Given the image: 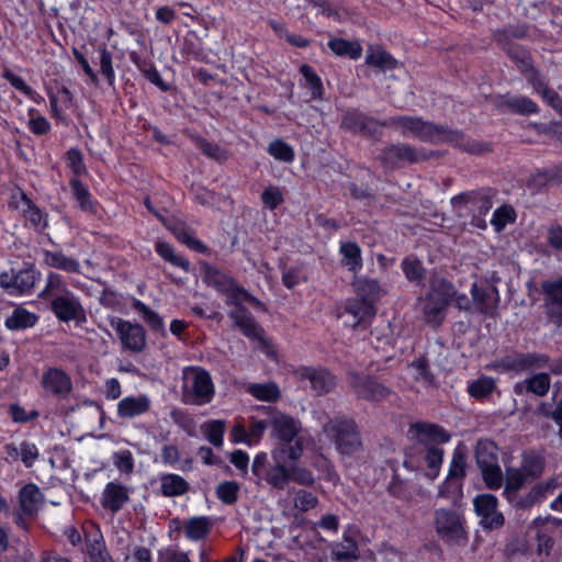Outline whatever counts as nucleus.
I'll list each match as a JSON object with an SVG mask.
<instances>
[{"instance_id":"obj_63","label":"nucleus","mask_w":562,"mask_h":562,"mask_svg":"<svg viewBox=\"0 0 562 562\" xmlns=\"http://www.w3.org/2000/svg\"><path fill=\"white\" fill-rule=\"evenodd\" d=\"M269 427L263 420L250 418V425L248 435L250 438L251 446L258 445L267 429Z\"/></svg>"},{"instance_id":"obj_7","label":"nucleus","mask_w":562,"mask_h":562,"mask_svg":"<svg viewBox=\"0 0 562 562\" xmlns=\"http://www.w3.org/2000/svg\"><path fill=\"white\" fill-rule=\"evenodd\" d=\"M215 393L210 373L200 367H186L182 370V400L187 404L204 405Z\"/></svg>"},{"instance_id":"obj_35","label":"nucleus","mask_w":562,"mask_h":562,"mask_svg":"<svg viewBox=\"0 0 562 562\" xmlns=\"http://www.w3.org/2000/svg\"><path fill=\"white\" fill-rule=\"evenodd\" d=\"M328 47L337 56H348L351 59L360 58L362 47L357 41H347L344 38H331L328 42Z\"/></svg>"},{"instance_id":"obj_29","label":"nucleus","mask_w":562,"mask_h":562,"mask_svg":"<svg viewBox=\"0 0 562 562\" xmlns=\"http://www.w3.org/2000/svg\"><path fill=\"white\" fill-rule=\"evenodd\" d=\"M341 263L349 271L358 272L362 269L361 249L352 241L340 244Z\"/></svg>"},{"instance_id":"obj_49","label":"nucleus","mask_w":562,"mask_h":562,"mask_svg":"<svg viewBox=\"0 0 562 562\" xmlns=\"http://www.w3.org/2000/svg\"><path fill=\"white\" fill-rule=\"evenodd\" d=\"M239 492V484L235 481H224L216 487V496L225 504H234Z\"/></svg>"},{"instance_id":"obj_17","label":"nucleus","mask_w":562,"mask_h":562,"mask_svg":"<svg viewBox=\"0 0 562 562\" xmlns=\"http://www.w3.org/2000/svg\"><path fill=\"white\" fill-rule=\"evenodd\" d=\"M42 386L46 393L67 397L72 391L70 376L59 368H48L42 375Z\"/></svg>"},{"instance_id":"obj_33","label":"nucleus","mask_w":562,"mask_h":562,"mask_svg":"<svg viewBox=\"0 0 562 562\" xmlns=\"http://www.w3.org/2000/svg\"><path fill=\"white\" fill-rule=\"evenodd\" d=\"M366 63L383 70L394 69L397 61L381 46H370L367 52Z\"/></svg>"},{"instance_id":"obj_45","label":"nucleus","mask_w":562,"mask_h":562,"mask_svg":"<svg viewBox=\"0 0 562 562\" xmlns=\"http://www.w3.org/2000/svg\"><path fill=\"white\" fill-rule=\"evenodd\" d=\"M467 468V452L465 449L459 445L453 452L452 460L449 465L448 476L450 480H460L465 475Z\"/></svg>"},{"instance_id":"obj_48","label":"nucleus","mask_w":562,"mask_h":562,"mask_svg":"<svg viewBox=\"0 0 562 562\" xmlns=\"http://www.w3.org/2000/svg\"><path fill=\"white\" fill-rule=\"evenodd\" d=\"M268 153L277 160L292 162L294 160V151L290 145L283 140L277 139L269 144Z\"/></svg>"},{"instance_id":"obj_20","label":"nucleus","mask_w":562,"mask_h":562,"mask_svg":"<svg viewBox=\"0 0 562 562\" xmlns=\"http://www.w3.org/2000/svg\"><path fill=\"white\" fill-rule=\"evenodd\" d=\"M350 385L360 397L369 401H381L390 394L389 389L383 384L355 373L350 374Z\"/></svg>"},{"instance_id":"obj_59","label":"nucleus","mask_w":562,"mask_h":562,"mask_svg":"<svg viewBox=\"0 0 562 562\" xmlns=\"http://www.w3.org/2000/svg\"><path fill=\"white\" fill-rule=\"evenodd\" d=\"M294 506L301 512H307L317 505V497L311 492L300 490L294 496Z\"/></svg>"},{"instance_id":"obj_15","label":"nucleus","mask_w":562,"mask_h":562,"mask_svg":"<svg viewBox=\"0 0 562 562\" xmlns=\"http://www.w3.org/2000/svg\"><path fill=\"white\" fill-rule=\"evenodd\" d=\"M544 306L548 317L557 326H562V278L543 281Z\"/></svg>"},{"instance_id":"obj_39","label":"nucleus","mask_w":562,"mask_h":562,"mask_svg":"<svg viewBox=\"0 0 562 562\" xmlns=\"http://www.w3.org/2000/svg\"><path fill=\"white\" fill-rule=\"evenodd\" d=\"M355 290L360 296L359 300H367L373 304L380 295L381 288L376 280L360 278L353 282Z\"/></svg>"},{"instance_id":"obj_54","label":"nucleus","mask_w":562,"mask_h":562,"mask_svg":"<svg viewBox=\"0 0 562 562\" xmlns=\"http://www.w3.org/2000/svg\"><path fill=\"white\" fill-rule=\"evenodd\" d=\"M402 269L409 281H420L424 278V268L420 261L406 258L402 261Z\"/></svg>"},{"instance_id":"obj_41","label":"nucleus","mask_w":562,"mask_h":562,"mask_svg":"<svg viewBox=\"0 0 562 562\" xmlns=\"http://www.w3.org/2000/svg\"><path fill=\"white\" fill-rule=\"evenodd\" d=\"M210 528L211 524L206 517H193L187 521L184 533L188 539L198 541L209 533Z\"/></svg>"},{"instance_id":"obj_38","label":"nucleus","mask_w":562,"mask_h":562,"mask_svg":"<svg viewBox=\"0 0 562 562\" xmlns=\"http://www.w3.org/2000/svg\"><path fill=\"white\" fill-rule=\"evenodd\" d=\"M496 387V381L486 375H482L475 380H472L468 384V392L471 397L476 400H483L488 397Z\"/></svg>"},{"instance_id":"obj_64","label":"nucleus","mask_w":562,"mask_h":562,"mask_svg":"<svg viewBox=\"0 0 562 562\" xmlns=\"http://www.w3.org/2000/svg\"><path fill=\"white\" fill-rule=\"evenodd\" d=\"M23 200V209L22 212L27 221H30L34 226H40L43 222V214L42 212L35 207L29 199H26L24 195L22 196Z\"/></svg>"},{"instance_id":"obj_18","label":"nucleus","mask_w":562,"mask_h":562,"mask_svg":"<svg viewBox=\"0 0 562 562\" xmlns=\"http://www.w3.org/2000/svg\"><path fill=\"white\" fill-rule=\"evenodd\" d=\"M424 158V155L406 144L387 146L380 155V160L386 168H396L404 162H417Z\"/></svg>"},{"instance_id":"obj_30","label":"nucleus","mask_w":562,"mask_h":562,"mask_svg":"<svg viewBox=\"0 0 562 562\" xmlns=\"http://www.w3.org/2000/svg\"><path fill=\"white\" fill-rule=\"evenodd\" d=\"M487 369L497 370L501 372H513L515 374H521L528 372L526 355L519 353L515 356H508L487 366Z\"/></svg>"},{"instance_id":"obj_24","label":"nucleus","mask_w":562,"mask_h":562,"mask_svg":"<svg viewBox=\"0 0 562 562\" xmlns=\"http://www.w3.org/2000/svg\"><path fill=\"white\" fill-rule=\"evenodd\" d=\"M551 386V380L547 373H535L524 381L517 382L514 385V392L517 395H522L525 392L535 394L542 397L548 394Z\"/></svg>"},{"instance_id":"obj_32","label":"nucleus","mask_w":562,"mask_h":562,"mask_svg":"<svg viewBox=\"0 0 562 562\" xmlns=\"http://www.w3.org/2000/svg\"><path fill=\"white\" fill-rule=\"evenodd\" d=\"M188 487L187 481L179 474L168 473L160 476V491L165 496H180Z\"/></svg>"},{"instance_id":"obj_5","label":"nucleus","mask_w":562,"mask_h":562,"mask_svg":"<svg viewBox=\"0 0 562 562\" xmlns=\"http://www.w3.org/2000/svg\"><path fill=\"white\" fill-rule=\"evenodd\" d=\"M323 438L333 442L342 456H351L361 448V440L356 423L344 416L329 418L324 424L319 440Z\"/></svg>"},{"instance_id":"obj_1","label":"nucleus","mask_w":562,"mask_h":562,"mask_svg":"<svg viewBox=\"0 0 562 562\" xmlns=\"http://www.w3.org/2000/svg\"><path fill=\"white\" fill-rule=\"evenodd\" d=\"M202 269L204 282L215 288L218 292L224 293L226 295V304L234 306L229 312V317L234 321L235 325L248 337H260V327L250 313L243 307V303L245 302L257 305L259 301L247 291L239 288L229 277L216 268L210 265H203Z\"/></svg>"},{"instance_id":"obj_34","label":"nucleus","mask_w":562,"mask_h":562,"mask_svg":"<svg viewBox=\"0 0 562 562\" xmlns=\"http://www.w3.org/2000/svg\"><path fill=\"white\" fill-rule=\"evenodd\" d=\"M43 260L49 267L57 268L70 273L78 272L80 268V265L76 259L67 257L59 251H44Z\"/></svg>"},{"instance_id":"obj_46","label":"nucleus","mask_w":562,"mask_h":562,"mask_svg":"<svg viewBox=\"0 0 562 562\" xmlns=\"http://www.w3.org/2000/svg\"><path fill=\"white\" fill-rule=\"evenodd\" d=\"M156 251L161 258L171 265L179 267L184 271H189L190 262L180 255L176 254L171 245L159 241L156 245Z\"/></svg>"},{"instance_id":"obj_8","label":"nucleus","mask_w":562,"mask_h":562,"mask_svg":"<svg viewBox=\"0 0 562 562\" xmlns=\"http://www.w3.org/2000/svg\"><path fill=\"white\" fill-rule=\"evenodd\" d=\"M268 425L270 436L277 441L274 447L291 448L294 443H302L304 451L306 439L301 435L302 423L300 419L279 411H271Z\"/></svg>"},{"instance_id":"obj_60","label":"nucleus","mask_w":562,"mask_h":562,"mask_svg":"<svg viewBox=\"0 0 562 562\" xmlns=\"http://www.w3.org/2000/svg\"><path fill=\"white\" fill-rule=\"evenodd\" d=\"M136 308L142 314L143 318L151 326L153 329H164V321L157 313L151 311L142 302L136 303Z\"/></svg>"},{"instance_id":"obj_26","label":"nucleus","mask_w":562,"mask_h":562,"mask_svg":"<svg viewBox=\"0 0 562 562\" xmlns=\"http://www.w3.org/2000/svg\"><path fill=\"white\" fill-rule=\"evenodd\" d=\"M44 501L41 490L33 483L24 485L19 492L21 512L26 516L35 515Z\"/></svg>"},{"instance_id":"obj_53","label":"nucleus","mask_w":562,"mask_h":562,"mask_svg":"<svg viewBox=\"0 0 562 562\" xmlns=\"http://www.w3.org/2000/svg\"><path fill=\"white\" fill-rule=\"evenodd\" d=\"M19 450L20 460L26 468L33 467L40 457V450L37 446L30 441H22L19 445Z\"/></svg>"},{"instance_id":"obj_21","label":"nucleus","mask_w":562,"mask_h":562,"mask_svg":"<svg viewBox=\"0 0 562 562\" xmlns=\"http://www.w3.org/2000/svg\"><path fill=\"white\" fill-rule=\"evenodd\" d=\"M408 434L423 445H440L450 440V435L442 427L428 423L414 424Z\"/></svg>"},{"instance_id":"obj_50","label":"nucleus","mask_w":562,"mask_h":562,"mask_svg":"<svg viewBox=\"0 0 562 562\" xmlns=\"http://www.w3.org/2000/svg\"><path fill=\"white\" fill-rule=\"evenodd\" d=\"M515 221V211L509 205H503L494 211L491 223L496 232H501L507 224Z\"/></svg>"},{"instance_id":"obj_19","label":"nucleus","mask_w":562,"mask_h":562,"mask_svg":"<svg viewBox=\"0 0 562 562\" xmlns=\"http://www.w3.org/2000/svg\"><path fill=\"white\" fill-rule=\"evenodd\" d=\"M341 125L353 133L376 136L381 134L382 127L385 126V122L380 123L358 111H350L344 116Z\"/></svg>"},{"instance_id":"obj_16","label":"nucleus","mask_w":562,"mask_h":562,"mask_svg":"<svg viewBox=\"0 0 562 562\" xmlns=\"http://www.w3.org/2000/svg\"><path fill=\"white\" fill-rule=\"evenodd\" d=\"M52 310L63 322L85 319V311L77 296L69 292L52 300Z\"/></svg>"},{"instance_id":"obj_61","label":"nucleus","mask_w":562,"mask_h":562,"mask_svg":"<svg viewBox=\"0 0 562 562\" xmlns=\"http://www.w3.org/2000/svg\"><path fill=\"white\" fill-rule=\"evenodd\" d=\"M261 200L267 207L274 210L283 202V195L279 188L269 187L262 192Z\"/></svg>"},{"instance_id":"obj_10","label":"nucleus","mask_w":562,"mask_h":562,"mask_svg":"<svg viewBox=\"0 0 562 562\" xmlns=\"http://www.w3.org/2000/svg\"><path fill=\"white\" fill-rule=\"evenodd\" d=\"M40 272L32 266L16 270L11 269L0 274V286L10 295L29 294L40 279Z\"/></svg>"},{"instance_id":"obj_40","label":"nucleus","mask_w":562,"mask_h":562,"mask_svg":"<svg viewBox=\"0 0 562 562\" xmlns=\"http://www.w3.org/2000/svg\"><path fill=\"white\" fill-rule=\"evenodd\" d=\"M247 392L259 401L273 402L280 397V389L276 383H252L247 386Z\"/></svg>"},{"instance_id":"obj_2","label":"nucleus","mask_w":562,"mask_h":562,"mask_svg":"<svg viewBox=\"0 0 562 562\" xmlns=\"http://www.w3.org/2000/svg\"><path fill=\"white\" fill-rule=\"evenodd\" d=\"M302 457V443H294L291 448L273 447L272 462L263 451L258 452L251 463V472L257 484H266L272 490L283 491L290 483V465L286 460L296 462Z\"/></svg>"},{"instance_id":"obj_62","label":"nucleus","mask_w":562,"mask_h":562,"mask_svg":"<svg viewBox=\"0 0 562 562\" xmlns=\"http://www.w3.org/2000/svg\"><path fill=\"white\" fill-rule=\"evenodd\" d=\"M173 233L178 240L186 244L188 247L201 252L205 251V246L184 228H175Z\"/></svg>"},{"instance_id":"obj_47","label":"nucleus","mask_w":562,"mask_h":562,"mask_svg":"<svg viewBox=\"0 0 562 562\" xmlns=\"http://www.w3.org/2000/svg\"><path fill=\"white\" fill-rule=\"evenodd\" d=\"M300 70L305 81L304 87L310 90L312 98H321L323 94V85L321 78L307 65H303Z\"/></svg>"},{"instance_id":"obj_36","label":"nucleus","mask_w":562,"mask_h":562,"mask_svg":"<svg viewBox=\"0 0 562 562\" xmlns=\"http://www.w3.org/2000/svg\"><path fill=\"white\" fill-rule=\"evenodd\" d=\"M72 100V95L67 88H61L58 94L49 95L50 114L57 121L66 122L65 109H67Z\"/></svg>"},{"instance_id":"obj_43","label":"nucleus","mask_w":562,"mask_h":562,"mask_svg":"<svg viewBox=\"0 0 562 562\" xmlns=\"http://www.w3.org/2000/svg\"><path fill=\"white\" fill-rule=\"evenodd\" d=\"M202 431L210 443L222 447L225 434V422L221 419L211 420L202 425Z\"/></svg>"},{"instance_id":"obj_3","label":"nucleus","mask_w":562,"mask_h":562,"mask_svg":"<svg viewBox=\"0 0 562 562\" xmlns=\"http://www.w3.org/2000/svg\"><path fill=\"white\" fill-rule=\"evenodd\" d=\"M385 126L394 127L404 137H416L423 142L430 143L448 142L470 153L476 154L482 151L479 145L467 140L459 132L436 126L420 117L394 116L385 121Z\"/></svg>"},{"instance_id":"obj_58","label":"nucleus","mask_w":562,"mask_h":562,"mask_svg":"<svg viewBox=\"0 0 562 562\" xmlns=\"http://www.w3.org/2000/svg\"><path fill=\"white\" fill-rule=\"evenodd\" d=\"M443 451L438 447H430L426 453V462L429 468L428 475L436 477L442 462Z\"/></svg>"},{"instance_id":"obj_56","label":"nucleus","mask_w":562,"mask_h":562,"mask_svg":"<svg viewBox=\"0 0 562 562\" xmlns=\"http://www.w3.org/2000/svg\"><path fill=\"white\" fill-rule=\"evenodd\" d=\"M70 184L72 194L75 195L79 206L82 210H90L91 201L88 189L78 179H72Z\"/></svg>"},{"instance_id":"obj_12","label":"nucleus","mask_w":562,"mask_h":562,"mask_svg":"<svg viewBox=\"0 0 562 562\" xmlns=\"http://www.w3.org/2000/svg\"><path fill=\"white\" fill-rule=\"evenodd\" d=\"M297 381L316 394L329 392L336 384L334 375L323 368L301 367L294 371Z\"/></svg>"},{"instance_id":"obj_44","label":"nucleus","mask_w":562,"mask_h":562,"mask_svg":"<svg viewBox=\"0 0 562 562\" xmlns=\"http://www.w3.org/2000/svg\"><path fill=\"white\" fill-rule=\"evenodd\" d=\"M356 542L350 538H344V541L333 549V557L336 562H352L358 558Z\"/></svg>"},{"instance_id":"obj_55","label":"nucleus","mask_w":562,"mask_h":562,"mask_svg":"<svg viewBox=\"0 0 562 562\" xmlns=\"http://www.w3.org/2000/svg\"><path fill=\"white\" fill-rule=\"evenodd\" d=\"M314 480V475L308 469L299 464L290 465V482L310 486Z\"/></svg>"},{"instance_id":"obj_28","label":"nucleus","mask_w":562,"mask_h":562,"mask_svg":"<svg viewBox=\"0 0 562 562\" xmlns=\"http://www.w3.org/2000/svg\"><path fill=\"white\" fill-rule=\"evenodd\" d=\"M497 106L501 109H508L512 112L519 114L536 113L537 104L526 97L517 95H503L497 100Z\"/></svg>"},{"instance_id":"obj_14","label":"nucleus","mask_w":562,"mask_h":562,"mask_svg":"<svg viewBox=\"0 0 562 562\" xmlns=\"http://www.w3.org/2000/svg\"><path fill=\"white\" fill-rule=\"evenodd\" d=\"M375 315L374 305L367 300L352 299L346 303L344 316L345 324L355 329H366Z\"/></svg>"},{"instance_id":"obj_31","label":"nucleus","mask_w":562,"mask_h":562,"mask_svg":"<svg viewBox=\"0 0 562 562\" xmlns=\"http://www.w3.org/2000/svg\"><path fill=\"white\" fill-rule=\"evenodd\" d=\"M38 317L23 307H16L5 319V327L11 330H22L33 327Z\"/></svg>"},{"instance_id":"obj_51","label":"nucleus","mask_w":562,"mask_h":562,"mask_svg":"<svg viewBox=\"0 0 562 562\" xmlns=\"http://www.w3.org/2000/svg\"><path fill=\"white\" fill-rule=\"evenodd\" d=\"M100 55V71L105 77L109 85H113L115 81V71L113 68L112 54L106 49L105 46L99 48Z\"/></svg>"},{"instance_id":"obj_4","label":"nucleus","mask_w":562,"mask_h":562,"mask_svg":"<svg viewBox=\"0 0 562 562\" xmlns=\"http://www.w3.org/2000/svg\"><path fill=\"white\" fill-rule=\"evenodd\" d=\"M453 296L452 283L443 278H432L429 291L419 300L425 321L435 326L440 325Z\"/></svg>"},{"instance_id":"obj_11","label":"nucleus","mask_w":562,"mask_h":562,"mask_svg":"<svg viewBox=\"0 0 562 562\" xmlns=\"http://www.w3.org/2000/svg\"><path fill=\"white\" fill-rule=\"evenodd\" d=\"M498 501L492 494H480L473 498V506L484 529H497L504 525V516L497 509Z\"/></svg>"},{"instance_id":"obj_13","label":"nucleus","mask_w":562,"mask_h":562,"mask_svg":"<svg viewBox=\"0 0 562 562\" xmlns=\"http://www.w3.org/2000/svg\"><path fill=\"white\" fill-rule=\"evenodd\" d=\"M110 325L114 328L125 349L134 352L142 351L146 344L144 328L138 324H132L119 317L110 321Z\"/></svg>"},{"instance_id":"obj_23","label":"nucleus","mask_w":562,"mask_h":562,"mask_svg":"<svg viewBox=\"0 0 562 562\" xmlns=\"http://www.w3.org/2000/svg\"><path fill=\"white\" fill-rule=\"evenodd\" d=\"M151 401L148 395L126 396L117 403V415L121 418H134L150 409Z\"/></svg>"},{"instance_id":"obj_6","label":"nucleus","mask_w":562,"mask_h":562,"mask_svg":"<svg viewBox=\"0 0 562 562\" xmlns=\"http://www.w3.org/2000/svg\"><path fill=\"white\" fill-rule=\"evenodd\" d=\"M546 467L544 456L538 451H525L521 454L520 467H507L505 474L504 495L508 502H514L517 491H519L527 479L540 476Z\"/></svg>"},{"instance_id":"obj_22","label":"nucleus","mask_w":562,"mask_h":562,"mask_svg":"<svg viewBox=\"0 0 562 562\" xmlns=\"http://www.w3.org/2000/svg\"><path fill=\"white\" fill-rule=\"evenodd\" d=\"M436 529L441 537L449 540L459 539L464 533L458 513L448 509L436 512Z\"/></svg>"},{"instance_id":"obj_42","label":"nucleus","mask_w":562,"mask_h":562,"mask_svg":"<svg viewBox=\"0 0 562 562\" xmlns=\"http://www.w3.org/2000/svg\"><path fill=\"white\" fill-rule=\"evenodd\" d=\"M70 291L67 289V285L61 276L50 272L47 274V280L45 288L41 292V296L44 299L52 297L55 299L59 295L67 294Z\"/></svg>"},{"instance_id":"obj_9","label":"nucleus","mask_w":562,"mask_h":562,"mask_svg":"<svg viewBox=\"0 0 562 562\" xmlns=\"http://www.w3.org/2000/svg\"><path fill=\"white\" fill-rule=\"evenodd\" d=\"M475 459L486 487L499 488L504 477L498 465L496 445L490 439H480L475 448Z\"/></svg>"},{"instance_id":"obj_52","label":"nucleus","mask_w":562,"mask_h":562,"mask_svg":"<svg viewBox=\"0 0 562 562\" xmlns=\"http://www.w3.org/2000/svg\"><path fill=\"white\" fill-rule=\"evenodd\" d=\"M114 467L125 474H130L134 469V458L130 450H119L112 457Z\"/></svg>"},{"instance_id":"obj_25","label":"nucleus","mask_w":562,"mask_h":562,"mask_svg":"<svg viewBox=\"0 0 562 562\" xmlns=\"http://www.w3.org/2000/svg\"><path fill=\"white\" fill-rule=\"evenodd\" d=\"M127 501L128 491L124 485L116 482H109L105 485L101 498V504L105 509L116 513Z\"/></svg>"},{"instance_id":"obj_57","label":"nucleus","mask_w":562,"mask_h":562,"mask_svg":"<svg viewBox=\"0 0 562 562\" xmlns=\"http://www.w3.org/2000/svg\"><path fill=\"white\" fill-rule=\"evenodd\" d=\"M30 115L31 119L29 121V128L32 133L36 135H43L50 130L48 120L45 116L40 115L36 110L31 109Z\"/></svg>"},{"instance_id":"obj_27","label":"nucleus","mask_w":562,"mask_h":562,"mask_svg":"<svg viewBox=\"0 0 562 562\" xmlns=\"http://www.w3.org/2000/svg\"><path fill=\"white\" fill-rule=\"evenodd\" d=\"M471 294L473 301L483 314L488 316L495 315L498 304V292L495 288L491 291H483L476 283H473L471 286Z\"/></svg>"},{"instance_id":"obj_37","label":"nucleus","mask_w":562,"mask_h":562,"mask_svg":"<svg viewBox=\"0 0 562 562\" xmlns=\"http://www.w3.org/2000/svg\"><path fill=\"white\" fill-rule=\"evenodd\" d=\"M529 82L532 85L535 90L542 95V98L559 113H562V100L551 89H549L540 76L536 72H531L528 77Z\"/></svg>"}]
</instances>
